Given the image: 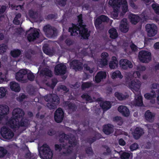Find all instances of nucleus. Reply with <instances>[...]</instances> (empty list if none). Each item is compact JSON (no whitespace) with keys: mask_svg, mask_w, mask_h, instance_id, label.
I'll return each mask as SVG.
<instances>
[{"mask_svg":"<svg viewBox=\"0 0 159 159\" xmlns=\"http://www.w3.org/2000/svg\"><path fill=\"white\" fill-rule=\"evenodd\" d=\"M12 114V117L7 123V125L11 128L15 129L28 125L29 120L23 117L25 113L22 109L19 108H15Z\"/></svg>","mask_w":159,"mask_h":159,"instance_id":"1","label":"nucleus"},{"mask_svg":"<svg viewBox=\"0 0 159 159\" xmlns=\"http://www.w3.org/2000/svg\"><path fill=\"white\" fill-rule=\"evenodd\" d=\"M85 24L81 26H78L77 25L72 24V27H69L68 31L70 33L71 36H76L79 34L83 39H88L90 36V31H88V29L86 28Z\"/></svg>","mask_w":159,"mask_h":159,"instance_id":"2","label":"nucleus"},{"mask_svg":"<svg viewBox=\"0 0 159 159\" xmlns=\"http://www.w3.org/2000/svg\"><path fill=\"white\" fill-rule=\"evenodd\" d=\"M39 154L42 158V156L46 159H52L53 157V152L49 146L47 144H44L43 146L39 149Z\"/></svg>","mask_w":159,"mask_h":159,"instance_id":"3","label":"nucleus"},{"mask_svg":"<svg viewBox=\"0 0 159 159\" xmlns=\"http://www.w3.org/2000/svg\"><path fill=\"white\" fill-rule=\"evenodd\" d=\"M43 31L48 37L53 38L57 35V29L49 24L43 27Z\"/></svg>","mask_w":159,"mask_h":159,"instance_id":"4","label":"nucleus"},{"mask_svg":"<svg viewBox=\"0 0 159 159\" xmlns=\"http://www.w3.org/2000/svg\"><path fill=\"white\" fill-rule=\"evenodd\" d=\"M138 57L140 62L148 63L151 60V53L146 50H141L139 52Z\"/></svg>","mask_w":159,"mask_h":159,"instance_id":"5","label":"nucleus"},{"mask_svg":"<svg viewBox=\"0 0 159 159\" xmlns=\"http://www.w3.org/2000/svg\"><path fill=\"white\" fill-rule=\"evenodd\" d=\"M71 138L72 139H69L68 141V143L70 145L66 147V151L63 152L64 154H71L73 152V148L76 146L77 144V141L75 137H73Z\"/></svg>","mask_w":159,"mask_h":159,"instance_id":"6","label":"nucleus"},{"mask_svg":"<svg viewBox=\"0 0 159 159\" xmlns=\"http://www.w3.org/2000/svg\"><path fill=\"white\" fill-rule=\"evenodd\" d=\"M0 133L3 138L7 139H10L14 136L13 132L8 127L3 126L1 129Z\"/></svg>","mask_w":159,"mask_h":159,"instance_id":"7","label":"nucleus"},{"mask_svg":"<svg viewBox=\"0 0 159 159\" xmlns=\"http://www.w3.org/2000/svg\"><path fill=\"white\" fill-rule=\"evenodd\" d=\"M146 31L149 37H152L156 35L157 33V26L154 24H147L145 26Z\"/></svg>","mask_w":159,"mask_h":159,"instance_id":"8","label":"nucleus"},{"mask_svg":"<svg viewBox=\"0 0 159 159\" xmlns=\"http://www.w3.org/2000/svg\"><path fill=\"white\" fill-rule=\"evenodd\" d=\"M67 67L66 66L62 64L57 65L54 68V73L56 75H62L66 74Z\"/></svg>","mask_w":159,"mask_h":159,"instance_id":"9","label":"nucleus"},{"mask_svg":"<svg viewBox=\"0 0 159 159\" xmlns=\"http://www.w3.org/2000/svg\"><path fill=\"white\" fill-rule=\"evenodd\" d=\"M45 100L47 102L52 103L54 104L58 105L60 102V99L58 96L55 94H49L44 97Z\"/></svg>","mask_w":159,"mask_h":159,"instance_id":"10","label":"nucleus"},{"mask_svg":"<svg viewBox=\"0 0 159 159\" xmlns=\"http://www.w3.org/2000/svg\"><path fill=\"white\" fill-rule=\"evenodd\" d=\"M64 111L62 108H59L55 111L54 118L55 121L57 123L61 122L64 117Z\"/></svg>","mask_w":159,"mask_h":159,"instance_id":"11","label":"nucleus"},{"mask_svg":"<svg viewBox=\"0 0 159 159\" xmlns=\"http://www.w3.org/2000/svg\"><path fill=\"white\" fill-rule=\"evenodd\" d=\"M117 2H119V5L120 6L122 5V11L124 14L127 11L128 9V6L127 2L126 0H111L110 3H111L113 5H116V3Z\"/></svg>","mask_w":159,"mask_h":159,"instance_id":"12","label":"nucleus"},{"mask_svg":"<svg viewBox=\"0 0 159 159\" xmlns=\"http://www.w3.org/2000/svg\"><path fill=\"white\" fill-rule=\"evenodd\" d=\"M119 64L120 67L124 70H126L128 68H132L133 67L131 62L127 59H121L119 61Z\"/></svg>","mask_w":159,"mask_h":159,"instance_id":"13","label":"nucleus"},{"mask_svg":"<svg viewBox=\"0 0 159 159\" xmlns=\"http://www.w3.org/2000/svg\"><path fill=\"white\" fill-rule=\"evenodd\" d=\"M39 37V33L36 29L34 30L29 34L27 37V40L29 42H33Z\"/></svg>","mask_w":159,"mask_h":159,"instance_id":"14","label":"nucleus"},{"mask_svg":"<svg viewBox=\"0 0 159 159\" xmlns=\"http://www.w3.org/2000/svg\"><path fill=\"white\" fill-rule=\"evenodd\" d=\"M70 65L75 71L81 70L83 69V63L78 60H73L70 62Z\"/></svg>","mask_w":159,"mask_h":159,"instance_id":"15","label":"nucleus"},{"mask_svg":"<svg viewBox=\"0 0 159 159\" xmlns=\"http://www.w3.org/2000/svg\"><path fill=\"white\" fill-rule=\"evenodd\" d=\"M28 73L27 69H22L20 70L16 73L15 77L16 80L20 82L23 81L24 77L27 75Z\"/></svg>","mask_w":159,"mask_h":159,"instance_id":"16","label":"nucleus"},{"mask_svg":"<svg viewBox=\"0 0 159 159\" xmlns=\"http://www.w3.org/2000/svg\"><path fill=\"white\" fill-rule=\"evenodd\" d=\"M141 85L140 81L133 80L129 83V86L130 89H132L136 92L139 91Z\"/></svg>","mask_w":159,"mask_h":159,"instance_id":"17","label":"nucleus"},{"mask_svg":"<svg viewBox=\"0 0 159 159\" xmlns=\"http://www.w3.org/2000/svg\"><path fill=\"white\" fill-rule=\"evenodd\" d=\"M155 114L151 112L149 110L146 111L144 114L145 119L146 120L150 123L153 122L155 119Z\"/></svg>","mask_w":159,"mask_h":159,"instance_id":"18","label":"nucleus"},{"mask_svg":"<svg viewBox=\"0 0 159 159\" xmlns=\"http://www.w3.org/2000/svg\"><path fill=\"white\" fill-rule=\"evenodd\" d=\"M59 136L60 137L59 139L60 143H63L65 142V140H68L70 139H72L71 137H75L74 135L71 134H66L64 133H62L59 134Z\"/></svg>","mask_w":159,"mask_h":159,"instance_id":"19","label":"nucleus"},{"mask_svg":"<svg viewBox=\"0 0 159 159\" xmlns=\"http://www.w3.org/2000/svg\"><path fill=\"white\" fill-rule=\"evenodd\" d=\"M102 130L105 134L109 135L114 131V126L110 124L105 125L103 126Z\"/></svg>","mask_w":159,"mask_h":159,"instance_id":"20","label":"nucleus"},{"mask_svg":"<svg viewBox=\"0 0 159 159\" xmlns=\"http://www.w3.org/2000/svg\"><path fill=\"white\" fill-rule=\"evenodd\" d=\"M66 105L67 107V110L69 113L75 112L77 108V106L74 103L68 101L65 102Z\"/></svg>","mask_w":159,"mask_h":159,"instance_id":"21","label":"nucleus"},{"mask_svg":"<svg viewBox=\"0 0 159 159\" xmlns=\"http://www.w3.org/2000/svg\"><path fill=\"white\" fill-rule=\"evenodd\" d=\"M106 73L105 71H100L98 72L95 76V81L97 83H100L102 80L105 79L106 77Z\"/></svg>","mask_w":159,"mask_h":159,"instance_id":"22","label":"nucleus"},{"mask_svg":"<svg viewBox=\"0 0 159 159\" xmlns=\"http://www.w3.org/2000/svg\"><path fill=\"white\" fill-rule=\"evenodd\" d=\"M118 111L124 116L128 117L129 115V109L125 106H119L118 108Z\"/></svg>","mask_w":159,"mask_h":159,"instance_id":"23","label":"nucleus"},{"mask_svg":"<svg viewBox=\"0 0 159 159\" xmlns=\"http://www.w3.org/2000/svg\"><path fill=\"white\" fill-rule=\"evenodd\" d=\"M127 19L124 18L121 21L120 28V30L123 32L126 33L129 30V28L127 25Z\"/></svg>","mask_w":159,"mask_h":159,"instance_id":"24","label":"nucleus"},{"mask_svg":"<svg viewBox=\"0 0 159 159\" xmlns=\"http://www.w3.org/2000/svg\"><path fill=\"white\" fill-rule=\"evenodd\" d=\"M144 133L143 130L141 128L137 127L133 132V136L136 139H139Z\"/></svg>","mask_w":159,"mask_h":159,"instance_id":"25","label":"nucleus"},{"mask_svg":"<svg viewBox=\"0 0 159 159\" xmlns=\"http://www.w3.org/2000/svg\"><path fill=\"white\" fill-rule=\"evenodd\" d=\"M109 66L111 69H114L118 67V61L116 57L113 56L109 63Z\"/></svg>","mask_w":159,"mask_h":159,"instance_id":"26","label":"nucleus"},{"mask_svg":"<svg viewBox=\"0 0 159 159\" xmlns=\"http://www.w3.org/2000/svg\"><path fill=\"white\" fill-rule=\"evenodd\" d=\"M130 22L134 25L136 24L140 20V18L137 15L131 14L129 16Z\"/></svg>","mask_w":159,"mask_h":159,"instance_id":"27","label":"nucleus"},{"mask_svg":"<svg viewBox=\"0 0 159 159\" xmlns=\"http://www.w3.org/2000/svg\"><path fill=\"white\" fill-rule=\"evenodd\" d=\"M10 86L11 90L17 92L20 91V87L19 84L15 82H11L10 83Z\"/></svg>","mask_w":159,"mask_h":159,"instance_id":"28","label":"nucleus"},{"mask_svg":"<svg viewBox=\"0 0 159 159\" xmlns=\"http://www.w3.org/2000/svg\"><path fill=\"white\" fill-rule=\"evenodd\" d=\"M115 96L120 101H122L127 98L129 96L128 94L125 95L121 93L116 92L114 94Z\"/></svg>","mask_w":159,"mask_h":159,"instance_id":"29","label":"nucleus"},{"mask_svg":"<svg viewBox=\"0 0 159 159\" xmlns=\"http://www.w3.org/2000/svg\"><path fill=\"white\" fill-rule=\"evenodd\" d=\"M134 103L135 106H142L143 105L142 97L141 95H138L137 98H135Z\"/></svg>","mask_w":159,"mask_h":159,"instance_id":"30","label":"nucleus"},{"mask_svg":"<svg viewBox=\"0 0 159 159\" xmlns=\"http://www.w3.org/2000/svg\"><path fill=\"white\" fill-rule=\"evenodd\" d=\"M110 34V38L112 39H116L118 36V34L116 29L112 28L110 29L108 31Z\"/></svg>","mask_w":159,"mask_h":159,"instance_id":"31","label":"nucleus"},{"mask_svg":"<svg viewBox=\"0 0 159 159\" xmlns=\"http://www.w3.org/2000/svg\"><path fill=\"white\" fill-rule=\"evenodd\" d=\"M100 106L103 110L107 111L111 108V102L109 101H105L101 103Z\"/></svg>","mask_w":159,"mask_h":159,"instance_id":"32","label":"nucleus"},{"mask_svg":"<svg viewBox=\"0 0 159 159\" xmlns=\"http://www.w3.org/2000/svg\"><path fill=\"white\" fill-rule=\"evenodd\" d=\"M28 14L30 18L33 19H37L39 16V13L37 11H34L32 10H30L28 11Z\"/></svg>","mask_w":159,"mask_h":159,"instance_id":"33","label":"nucleus"},{"mask_svg":"<svg viewBox=\"0 0 159 159\" xmlns=\"http://www.w3.org/2000/svg\"><path fill=\"white\" fill-rule=\"evenodd\" d=\"M81 98L85 100L87 102H91L93 101V99L87 93L83 94L81 96Z\"/></svg>","mask_w":159,"mask_h":159,"instance_id":"34","label":"nucleus"},{"mask_svg":"<svg viewBox=\"0 0 159 159\" xmlns=\"http://www.w3.org/2000/svg\"><path fill=\"white\" fill-rule=\"evenodd\" d=\"M112 79L120 78L121 79L122 78L123 76L121 74L120 72L118 70H116L111 75Z\"/></svg>","mask_w":159,"mask_h":159,"instance_id":"35","label":"nucleus"},{"mask_svg":"<svg viewBox=\"0 0 159 159\" xmlns=\"http://www.w3.org/2000/svg\"><path fill=\"white\" fill-rule=\"evenodd\" d=\"M93 86V84L90 82H83L81 88L82 90H84L86 89L89 88Z\"/></svg>","mask_w":159,"mask_h":159,"instance_id":"36","label":"nucleus"},{"mask_svg":"<svg viewBox=\"0 0 159 159\" xmlns=\"http://www.w3.org/2000/svg\"><path fill=\"white\" fill-rule=\"evenodd\" d=\"M21 54L20 51L18 49H15L11 52V55L13 57H18Z\"/></svg>","mask_w":159,"mask_h":159,"instance_id":"37","label":"nucleus"},{"mask_svg":"<svg viewBox=\"0 0 159 159\" xmlns=\"http://www.w3.org/2000/svg\"><path fill=\"white\" fill-rule=\"evenodd\" d=\"M103 22L99 17H97L94 22V25L97 29H100L101 28L100 25Z\"/></svg>","mask_w":159,"mask_h":159,"instance_id":"38","label":"nucleus"},{"mask_svg":"<svg viewBox=\"0 0 159 159\" xmlns=\"http://www.w3.org/2000/svg\"><path fill=\"white\" fill-rule=\"evenodd\" d=\"M40 74L49 77H51L52 76L51 71L48 69L41 70L40 72Z\"/></svg>","mask_w":159,"mask_h":159,"instance_id":"39","label":"nucleus"},{"mask_svg":"<svg viewBox=\"0 0 159 159\" xmlns=\"http://www.w3.org/2000/svg\"><path fill=\"white\" fill-rule=\"evenodd\" d=\"M111 0H110L109 2V4L111 6L113 7V11L114 12L118 13L120 7L119 4V2H117V3H116V5H113L112 4L110 3Z\"/></svg>","mask_w":159,"mask_h":159,"instance_id":"40","label":"nucleus"},{"mask_svg":"<svg viewBox=\"0 0 159 159\" xmlns=\"http://www.w3.org/2000/svg\"><path fill=\"white\" fill-rule=\"evenodd\" d=\"M78 19V26H81L84 25L83 20V15L82 14H80L77 16Z\"/></svg>","mask_w":159,"mask_h":159,"instance_id":"41","label":"nucleus"},{"mask_svg":"<svg viewBox=\"0 0 159 159\" xmlns=\"http://www.w3.org/2000/svg\"><path fill=\"white\" fill-rule=\"evenodd\" d=\"M108 59H100L98 64L100 67H103L108 64Z\"/></svg>","mask_w":159,"mask_h":159,"instance_id":"42","label":"nucleus"},{"mask_svg":"<svg viewBox=\"0 0 159 159\" xmlns=\"http://www.w3.org/2000/svg\"><path fill=\"white\" fill-rule=\"evenodd\" d=\"M152 7L155 13L159 15V5L157 3H153Z\"/></svg>","mask_w":159,"mask_h":159,"instance_id":"43","label":"nucleus"},{"mask_svg":"<svg viewBox=\"0 0 159 159\" xmlns=\"http://www.w3.org/2000/svg\"><path fill=\"white\" fill-rule=\"evenodd\" d=\"M67 0H57V4L61 7H64L66 4Z\"/></svg>","mask_w":159,"mask_h":159,"instance_id":"44","label":"nucleus"},{"mask_svg":"<svg viewBox=\"0 0 159 159\" xmlns=\"http://www.w3.org/2000/svg\"><path fill=\"white\" fill-rule=\"evenodd\" d=\"M130 156V154L128 152H124L121 153L120 157L121 159H129Z\"/></svg>","mask_w":159,"mask_h":159,"instance_id":"45","label":"nucleus"},{"mask_svg":"<svg viewBox=\"0 0 159 159\" xmlns=\"http://www.w3.org/2000/svg\"><path fill=\"white\" fill-rule=\"evenodd\" d=\"M7 153V151L2 147H0V157H3Z\"/></svg>","mask_w":159,"mask_h":159,"instance_id":"46","label":"nucleus"},{"mask_svg":"<svg viewBox=\"0 0 159 159\" xmlns=\"http://www.w3.org/2000/svg\"><path fill=\"white\" fill-rule=\"evenodd\" d=\"M86 153L88 154L89 156H92L93 154V152L92 148L90 146V147L86 148L85 149Z\"/></svg>","mask_w":159,"mask_h":159,"instance_id":"47","label":"nucleus"},{"mask_svg":"<svg viewBox=\"0 0 159 159\" xmlns=\"http://www.w3.org/2000/svg\"><path fill=\"white\" fill-rule=\"evenodd\" d=\"M104 148L106 149V152H103V154L104 156L109 155L111 154V151L110 148L107 145L104 146Z\"/></svg>","mask_w":159,"mask_h":159,"instance_id":"48","label":"nucleus"},{"mask_svg":"<svg viewBox=\"0 0 159 159\" xmlns=\"http://www.w3.org/2000/svg\"><path fill=\"white\" fill-rule=\"evenodd\" d=\"M7 46L4 43L0 44V54L4 53L6 52Z\"/></svg>","mask_w":159,"mask_h":159,"instance_id":"49","label":"nucleus"},{"mask_svg":"<svg viewBox=\"0 0 159 159\" xmlns=\"http://www.w3.org/2000/svg\"><path fill=\"white\" fill-rule=\"evenodd\" d=\"M6 90L3 87L0 88V98H2L6 95Z\"/></svg>","mask_w":159,"mask_h":159,"instance_id":"50","label":"nucleus"},{"mask_svg":"<svg viewBox=\"0 0 159 159\" xmlns=\"http://www.w3.org/2000/svg\"><path fill=\"white\" fill-rule=\"evenodd\" d=\"M57 15L53 14H50L48 15L45 17L47 20H52L54 19H56Z\"/></svg>","mask_w":159,"mask_h":159,"instance_id":"51","label":"nucleus"},{"mask_svg":"<svg viewBox=\"0 0 159 159\" xmlns=\"http://www.w3.org/2000/svg\"><path fill=\"white\" fill-rule=\"evenodd\" d=\"M103 22H107L109 21L108 17L104 15H101L98 17Z\"/></svg>","mask_w":159,"mask_h":159,"instance_id":"52","label":"nucleus"},{"mask_svg":"<svg viewBox=\"0 0 159 159\" xmlns=\"http://www.w3.org/2000/svg\"><path fill=\"white\" fill-rule=\"evenodd\" d=\"M139 148V145L136 143H134L130 146V148L132 151L136 150Z\"/></svg>","mask_w":159,"mask_h":159,"instance_id":"53","label":"nucleus"},{"mask_svg":"<svg viewBox=\"0 0 159 159\" xmlns=\"http://www.w3.org/2000/svg\"><path fill=\"white\" fill-rule=\"evenodd\" d=\"M86 141L88 143L90 144V146H91V144L96 140L95 137H89L87 139Z\"/></svg>","mask_w":159,"mask_h":159,"instance_id":"54","label":"nucleus"},{"mask_svg":"<svg viewBox=\"0 0 159 159\" xmlns=\"http://www.w3.org/2000/svg\"><path fill=\"white\" fill-rule=\"evenodd\" d=\"M27 77L28 79L31 81H32L34 80V75L32 73H29L27 74Z\"/></svg>","mask_w":159,"mask_h":159,"instance_id":"55","label":"nucleus"},{"mask_svg":"<svg viewBox=\"0 0 159 159\" xmlns=\"http://www.w3.org/2000/svg\"><path fill=\"white\" fill-rule=\"evenodd\" d=\"M154 95H152V94L149 93H147L144 95V97L146 99L150 100L153 98H154L153 96Z\"/></svg>","mask_w":159,"mask_h":159,"instance_id":"56","label":"nucleus"},{"mask_svg":"<svg viewBox=\"0 0 159 159\" xmlns=\"http://www.w3.org/2000/svg\"><path fill=\"white\" fill-rule=\"evenodd\" d=\"M55 105L53 104L52 103H48L47 104V107L50 109H54L56 107L57 105Z\"/></svg>","mask_w":159,"mask_h":159,"instance_id":"57","label":"nucleus"},{"mask_svg":"<svg viewBox=\"0 0 159 159\" xmlns=\"http://www.w3.org/2000/svg\"><path fill=\"white\" fill-rule=\"evenodd\" d=\"M109 56L108 54L106 52H103L101 54V59H108V57Z\"/></svg>","mask_w":159,"mask_h":159,"instance_id":"58","label":"nucleus"},{"mask_svg":"<svg viewBox=\"0 0 159 159\" xmlns=\"http://www.w3.org/2000/svg\"><path fill=\"white\" fill-rule=\"evenodd\" d=\"M56 134V132L53 129H50L47 132V134L49 135L52 136L55 135Z\"/></svg>","mask_w":159,"mask_h":159,"instance_id":"59","label":"nucleus"},{"mask_svg":"<svg viewBox=\"0 0 159 159\" xmlns=\"http://www.w3.org/2000/svg\"><path fill=\"white\" fill-rule=\"evenodd\" d=\"M26 98V95L24 94H22L21 95H20L17 98V100L21 102L23 101V100Z\"/></svg>","mask_w":159,"mask_h":159,"instance_id":"60","label":"nucleus"},{"mask_svg":"<svg viewBox=\"0 0 159 159\" xmlns=\"http://www.w3.org/2000/svg\"><path fill=\"white\" fill-rule=\"evenodd\" d=\"M137 69L140 71H143L146 70V68L144 66L139 65L137 66Z\"/></svg>","mask_w":159,"mask_h":159,"instance_id":"61","label":"nucleus"},{"mask_svg":"<svg viewBox=\"0 0 159 159\" xmlns=\"http://www.w3.org/2000/svg\"><path fill=\"white\" fill-rule=\"evenodd\" d=\"M130 47L132 50L133 51H136L138 49L137 46L133 43H132L131 44H130Z\"/></svg>","mask_w":159,"mask_h":159,"instance_id":"62","label":"nucleus"},{"mask_svg":"<svg viewBox=\"0 0 159 159\" xmlns=\"http://www.w3.org/2000/svg\"><path fill=\"white\" fill-rule=\"evenodd\" d=\"M54 146L56 151H61L62 150L61 145V144H55Z\"/></svg>","mask_w":159,"mask_h":159,"instance_id":"63","label":"nucleus"},{"mask_svg":"<svg viewBox=\"0 0 159 159\" xmlns=\"http://www.w3.org/2000/svg\"><path fill=\"white\" fill-rule=\"evenodd\" d=\"M7 9V7L6 6L2 5L0 8V14H2L4 13Z\"/></svg>","mask_w":159,"mask_h":159,"instance_id":"64","label":"nucleus"}]
</instances>
